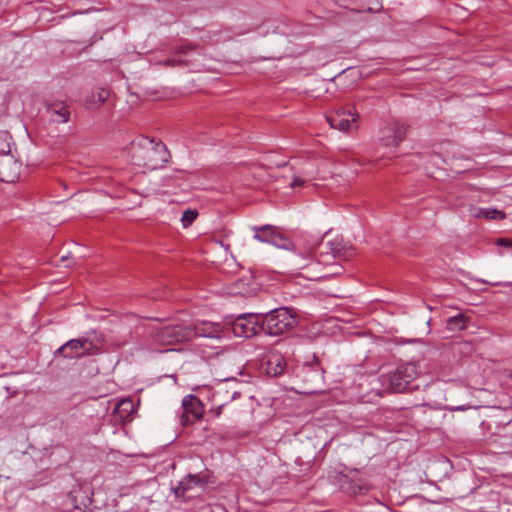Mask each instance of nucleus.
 Segmentation results:
<instances>
[{
	"label": "nucleus",
	"mask_w": 512,
	"mask_h": 512,
	"mask_svg": "<svg viewBox=\"0 0 512 512\" xmlns=\"http://www.w3.org/2000/svg\"><path fill=\"white\" fill-rule=\"evenodd\" d=\"M183 412L181 414V424L186 426L195 420L202 418L204 407L201 401L194 395H187L182 400Z\"/></svg>",
	"instance_id": "nucleus-12"
},
{
	"label": "nucleus",
	"mask_w": 512,
	"mask_h": 512,
	"mask_svg": "<svg viewBox=\"0 0 512 512\" xmlns=\"http://www.w3.org/2000/svg\"><path fill=\"white\" fill-rule=\"evenodd\" d=\"M190 326L167 325L157 330L153 337L154 340L163 345H174L191 340Z\"/></svg>",
	"instance_id": "nucleus-7"
},
{
	"label": "nucleus",
	"mask_w": 512,
	"mask_h": 512,
	"mask_svg": "<svg viewBox=\"0 0 512 512\" xmlns=\"http://www.w3.org/2000/svg\"><path fill=\"white\" fill-rule=\"evenodd\" d=\"M114 412L123 421L131 420L135 412V405L130 398H125L117 403Z\"/></svg>",
	"instance_id": "nucleus-17"
},
{
	"label": "nucleus",
	"mask_w": 512,
	"mask_h": 512,
	"mask_svg": "<svg viewBox=\"0 0 512 512\" xmlns=\"http://www.w3.org/2000/svg\"><path fill=\"white\" fill-rule=\"evenodd\" d=\"M286 365H287V362L283 355L276 353V352H272L269 355V358L267 361V368H266L267 374L269 376H273V377L279 376L284 372Z\"/></svg>",
	"instance_id": "nucleus-15"
},
{
	"label": "nucleus",
	"mask_w": 512,
	"mask_h": 512,
	"mask_svg": "<svg viewBox=\"0 0 512 512\" xmlns=\"http://www.w3.org/2000/svg\"><path fill=\"white\" fill-rule=\"evenodd\" d=\"M294 337H298V334H296V333L290 334V338H294Z\"/></svg>",
	"instance_id": "nucleus-31"
},
{
	"label": "nucleus",
	"mask_w": 512,
	"mask_h": 512,
	"mask_svg": "<svg viewBox=\"0 0 512 512\" xmlns=\"http://www.w3.org/2000/svg\"><path fill=\"white\" fill-rule=\"evenodd\" d=\"M94 350V344L88 338L81 337L71 339L60 346L55 352V357H63L66 359L80 358L89 355Z\"/></svg>",
	"instance_id": "nucleus-8"
},
{
	"label": "nucleus",
	"mask_w": 512,
	"mask_h": 512,
	"mask_svg": "<svg viewBox=\"0 0 512 512\" xmlns=\"http://www.w3.org/2000/svg\"><path fill=\"white\" fill-rule=\"evenodd\" d=\"M496 244L498 246H503V247H512V240H508V239H498Z\"/></svg>",
	"instance_id": "nucleus-28"
},
{
	"label": "nucleus",
	"mask_w": 512,
	"mask_h": 512,
	"mask_svg": "<svg viewBox=\"0 0 512 512\" xmlns=\"http://www.w3.org/2000/svg\"><path fill=\"white\" fill-rule=\"evenodd\" d=\"M332 245H335V247L332 248V251L335 255L341 257V256H350L352 254L351 249L344 250V247H340V242L338 240H334V242L331 243Z\"/></svg>",
	"instance_id": "nucleus-26"
},
{
	"label": "nucleus",
	"mask_w": 512,
	"mask_h": 512,
	"mask_svg": "<svg viewBox=\"0 0 512 512\" xmlns=\"http://www.w3.org/2000/svg\"><path fill=\"white\" fill-rule=\"evenodd\" d=\"M197 216H198V212L196 210L189 209V210L184 211L182 214V217H181L182 225L184 227L190 226L195 221Z\"/></svg>",
	"instance_id": "nucleus-24"
},
{
	"label": "nucleus",
	"mask_w": 512,
	"mask_h": 512,
	"mask_svg": "<svg viewBox=\"0 0 512 512\" xmlns=\"http://www.w3.org/2000/svg\"><path fill=\"white\" fill-rule=\"evenodd\" d=\"M316 241L310 236L294 237L290 243V283L301 284L298 279L313 281L321 275L312 267V254Z\"/></svg>",
	"instance_id": "nucleus-1"
},
{
	"label": "nucleus",
	"mask_w": 512,
	"mask_h": 512,
	"mask_svg": "<svg viewBox=\"0 0 512 512\" xmlns=\"http://www.w3.org/2000/svg\"><path fill=\"white\" fill-rule=\"evenodd\" d=\"M419 367L415 362H408L399 365L393 372L383 373L379 381L383 390L390 393L404 392L409 383L419 375Z\"/></svg>",
	"instance_id": "nucleus-3"
},
{
	"label": "nucleus",
	"mask_w": 512,
	"mask_h": 512,
	"mask_svg": "<svg viewBox=\"0 0 512 512\" xmlns=\"http://www.w3.org/2000/svg\"><path fill=\"white\" fill-rule=\"evenodd\" d=\"M194 47L190 44H183L180 45L178 48H176L173 52V55L171 57H168L167 59L163 61H155L154 63L156 65H161L164 67H180V66H187L188 60L182 59L181 56H187L190 51H192Z\"/></svg>",
	"instance_id": "nucleus-14"
},
{
	"label": "nucleus",
	"mask_w": 512,
	"mask_h": 512,
	"mask_svg": "<svg viewBox=\"0 0 512 512\" xmlns=\"http://www.w3.org/2000/svg\"><path fill=\"white\" fill-rule=\"evenodd\" d=\"M308 188H312V185L308 182L307 179L299 175H293L292 180L290 181V189H292L294 192H297Z\"/></svg>",
	"instance_id": "nucleus-22"
},
{
	"label": "nucleus",
	"mask_w": 512,
	"mask_h": 512,
	"mask_svg": "<svg viewBox=\"0 0 512 512\" xmlns=\"http://www.w3.org/2000/svg\"><path fill=\"white\" fill-rule=\"evenodd\" d=\"M109 91L103 87H97L92 91L91 95L86 99V107L88 109H97L109 97Z\"/></svg>",
	"instance_id": "nucleus-18"
},
{
	"label": "nucleus",
	"mask_w": 512,
	"mask_h": 512,
	"mask_svg": "<svg viewBox=\"0 0 512 512\" xmlns=\"http://www.w3.org/2000/svg\"><path fill=\"white\" fill-rule=\"evenodd\" d=\"M367 4V10L370 12H375L380 10L382 7V0H365Z\"/></svg>",
	"instance_id": "nucleus-27"
},
{
	"label": "nucleus",
	"mask_w": 512,
	"mask_h": 512,
	"mask_svg": "<svg viewBox=\"0 0 512 512\" xmlns=\"http://www.w3.org/2000/svg\"><path fill=\"white\" fill-rule=\"evenodd\" d=\"M75 509H78L79 512H82V509L78 508V506H75Z\"/></svg>",
	"instance_id": "nucleus-33"
},
{
	"label": "nucleus",
	"mask_w": 512,
	"mask_h": 512,
	"mask_svg": "<svg viewBox=\"0 0 512 512\" xmlns=\"http://www.w3.org/2000/svg\"><path fill=\"white\" fill-rule=\"evenodd\" d=\"M467 317L464 314H458L456 316L447 319V329L450 331L463 330L466 327Z\"/></svg>",
	"instance_id": "nucleus-21"
},
{
	"label": "nucleus",
	"mask_w": 512,
	"mask_h": 512,
	"mask_svg": "<svg viewBox=\"0 0 512 512\" xmlns=\"http://www.w3.org/2000/svg\"><path fill=\"white\" fill-rule=\"evenodd\" d=\"M289 314H290V330L293 327L302 326V322L305 320L300 317V315L297 313V311L295 309L290 307Z\"/></svg>",
	"instance_id": "nucleus-25"
},
{
	"label": "nucleus",
	"mask_w": 512,
	"mask_h": 512,
	"mask_svg": "<svg viewBox=\"0 0 512 512\" xmlns=\"http://www.w3.org/2000/svg\"><path fill=\"white\" fill-rule=\"evenodd\" d=\"M170 157L167 147L162 142L145 139L134 147L133 158L136 164L151 170L158 169L168 162Z\"/></svg>",
	"instance_id": "nucleus-2"
},
{
	"label": "nucleus",
	"mask_w": 512,
	"mask_h": 512,
	"mask_svg": "<svg viewBox=\"0 0 512 512\" xmlns=\"http://www.w3.org/2000/svg\"><path fill=\"white\" fill-rule=\"evenodd\" d=\"M333 129L341 132H352L358 129L359 114L355 107H341L326 117Z\"/></svg>",
	"instance_id": "nucleus-6"
},
{
	"label": "nucleus",
	"mask_w": 512,
	"mask_h": 512,
	"mask_svg": "<svg viewBox=\"0 0 512 512\" xmlns=\"http://www.w3.org/2000/svg\"><path fill=\"white\" fill-rule=\"evenodd\" d=\"M262 329L271 336L284 334L288 330V308L275 309L261 316Z\"/></svg>",
	"instance_id": "nucleus-9"
},
{
	"label": "nucleus",
	"mask_w": 512,
	"mask_h": 512,
	"mask_svg": "<svg viewBox=\"0 0 512 512\" xmlns=\"http://www.w3.org/2000/svg\"><path fill=\"white\" fill-rule=\"evenodd\" d=\"M254 238L261 242L270 243L278 248L286 249L288 247V238L279 231L278 228L271 225L254 227Z\"/></svg>",
	"instance_id": "nucleus-11"
},
{
	"label": "nucleus",
	"mask_w": 512,
	"mask_h": 512,
	"mask_svg": "<svg viewBox=\"0 0 512 512\" xmlns=\"http://www.w3.org/2000/svg\"><path fill=\"white\" fill-rule=\"evenodd\" d=\"M75 509H78L79 512H82V509L78 508V506H75Z\"/></svg>",
	"instance_id": "nucleus-34"
},
{
	"label": "nucleus",
	"mask_w": 512,
	"mask_h": 512,
	"mask_svg": "<svg viewBox=\"0 0 512 512\" xmlns=\"http://www.w3.org/2000/svg\"><path fill=\"white\" fill-rule=\"evenodd\" d=\"M75 509H78L79 512H82V509L78 508V506H75Z\"/></svg>",
	"instance_id": "nucleus-35"
},
{
	"label": "nucleus",
	"mask_w": 512,
	"mask_h": 512,
	"mask_svg": "<svg viewBox=\"0 0 512 512\" xmlns=\"http://www.w3.org/2000/svg\"><path fill=\"white\" fill-rule=\"evenodd\" d=\"M379 161H380V159H375V160L372 162V164L376 166V165L378 164V162H379Z\"/></svg>",
	"instance_id": "nucleus-30"
},
{
	"label": "nucleus",
	"mask_w": 512,
	"mask_h": 512,
	"mask_svg": "<svg viewBox=\"0 0 512 512\" xmlns=\"http://www.w3.org/2000/svg\"><path fill=\"white\" fill-rule=\"evenodd\" d=\"M238 397H240V393H239V392H237V391H233V392H232V395H231V397H230V398H231V399H234V398H238Z\"/></svg>",
	"instance_id": "nucleus-29"
},
{
	"label": "nucleus",
	"mask_w": 512,
	"mask_h": 512,
	"mask_svg": "<svg viewBox=\"0 0 512 512\" xmlns=\"http://www.w3.org/2000/svg\"><path fill=\"white\" fill-rule=\"evenodd\" d=\"M8 135H0V181L13 183L19 179L21 163L11 154Z\"/></svg>",
	"instance_id": "nucleus-4"
},
{
	"label": "nucleus",
	"mask_w": 512,
	"mask_h": 512,
	"mask_svg": "<svg viewBox=\"0 0 512 512\" xmlns=\"http://www.w3.org/2000/svg\"><path fill=\"white\" fill-rule=\"evenodd\" d=\"M469 212L471 216L475 218H484L487 220H502L506 217L503 211L495 208H482L471 206Z\"/></svg>",
	"instance_id": "nucleus-16"
},
{
	"label": "nucleus",
	"mask_w": 512,
	"mask_h": 512,
	"mask_svg": "<svg viewBox=\"0 0 512 512\" xmlns=\"http://www.w3.org/2000/svg\"><path fill=\"white\" fill-rule=\"evenodd\" d=\"M66 260H67V258H66L65 256H62V257H61V261H62V262H65Z\"/></svg>",
	"instance_id": "nucleus-32"
},
{
	"label": "nucleus",
	"mask_w": 512,
	"mask_h": 512,
	"mask_svg": "<svg viewBox=\"0 0 512 512\" xmlns=\"http://www.w3.org/2000/svg\"><path fill=\"white\" fill-rule=\"evenodd\" d=\"M260 321L261 316L258 314H241L233 321L232 331L237 337L250 338L262 330Z\"/></svg>",
	"instance_id": "nucleus-10"
},
{
	"label": "nucleus",
	"mask_w": 512,
	"mask_h": 512,
	"mask_svg": "<svg viewBox=\"0 0 512 512\" xmlns=\"http://www.w3.org/2000/svg\"><path fill=\"white\" fill-rule=\"evenodd\" d=\"M190 331L193 333L191 339L195 337L220 338L223 333L221 325L214 322L198 323L190 326Z\"/></svg>",
	"instance_id": "nucleus-13"
},
{
	"label": "nucleus",
	"mask_w": 512,
	"mask_h": 512,
	"mask_svg": "<svg viewBox=\"0 0 512 512\" xmlns=\"http://www.w3.org/2000/svg\"><path fill=\"white\" fill-rule=\"evenodd\" d=\"M409 126L401 121H393L384 125L378 133V143L381 147L396 151L406 137Z\"/></svg>",
	"instance_id": "nucleus-5"
},
{
	"label": "nucleus",
	"mask_w": 512,
	"mask_h": 512,
	"mask_svg": "<svg viewBox=\"0 0 512 512\" xmlns=\"http://www.w3.org/2000/svg\"><path fill=\"white\" fill-rule=\"evenodd\" d=\"M200 481L195 475H188L187 478L183 479L179 482L178 486L175 488L174 493L176 497H185L187 491L191 490L193 486L199 485Z\"/></svg>",
	"instance_id": "nucleus-20"
},
{
	"label": "nucleus",
	"mask_w": 512,
	"mask_h": 512,
	"mask_svg": "<svg viewBox=\"0 0 512 512\" xmlns=\"http://www.w3.org/2000/svg\"><path fill=\"white\" fill-rule=\"evenodd\" d=\"M222 389H218L214 394H213V401H214V404L213 406L211 407V411L215 412V415L216 416H219L221 414V410L222 408L225 406L226 402H221L219 403L222 399H221V395H222Z\"/></svg>",
	"instance_id": "nucleus-23"
},
{
	"label": "nucleus",
	"mask_w": 512,
	"mask_h": 512,
	"mask_svg": "<svg viewBox=\"0 0 512 512\" xmlns=\"http://www.w3.org/2000/svg\"><path fill=\"white\" fill-rule=\"evenodd\" d=\"M48 112L51 119L57 123H66L69 121L70 112L63 104H53L49 106Z\"/></svg>",
	"instance_id": "nucleus-19"
}]
</instances>
